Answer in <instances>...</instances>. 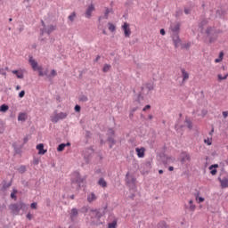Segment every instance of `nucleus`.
<instances>
[{
  "label": "nucleus",
  "mask_w": 228,
  "mask_h": 228,
  "mask_svg": "<svg viewBox=\"0 0 228 228\" xmlns=\"http://www.w3.org/2000/svg\"><path fill=\"white\" fill-rule=\"evenodd\" d=\"M106 209H108V205H106L102 208L91 209L89 211L91 225H95L96 227H99V225H102V224H104V222L101 221V218H102V216L106 215Z\"/></svg>",
  "instance_id": "1"
},
{
  "label": "nucleus",
  "mask_w": 228,
  "mask_h": 228,
  "mask_svg": "<svg viewBox=\"0 0 228 228\" xmlns=\"http://www.w3.org/2000/svg\"><path fill=\"white\" fill-rule=\"evenodd\" d=\"M170 30L172 31L171 38L174 42V45L175 49H177L179 47V44H181V37H179V32L181 31V23H171Z\"/></svg>",
  "instance_id": "2"
},
{
  "label": "nucleus",
  "mask_w": 228,
  "mask_h": 228,
  "mask_svg": "<svg viewBox=\"0 0 228 228\" xmlns=\"http://www.w3.org/2000/svg\"><path fill=\"white\" fill-rule=\"evenodd\" d=\"M9 209L12 211V213L17 216L19 213H20V210L28 211V205L23 201H19L17 203L9 205Z\"/></svg>",
  "instance_id": "3"
},
{
  "label": "nucleus",
  "mask_w": 228,
  "mask_h": 228,
  "mask_svg": "<svg viewBox=\"0 0 228 228\" xmlns=\"http://www.w3.org/2000/svg\"><path fill=\"white\" fill-rule=\"evenodd\" d=\"M107 143L109 144V149H113V146L117 144V135L113 128H108L107 133Z\"/></svg>",
  "instance_id": "4"
},
{
  "label": "nucleus",
  "mask_w": 228,
  "mask_h": 228,
  "mask_svg": "<svg viewBox=\"0 0 228 228\" xmlns=\"http://www.w3.org/2000/svg\"><path fill=\"white\" fill-rule=\"evenodd\" d=\"M205 33L208 38L209 44H213L218 40V35L215 30V27H208Z\"/></svg>",
  "instance_id": "5"
},
{
  "label": "nucleus",
  "mask_w": 228,
  "mask_h": 228,
  "mask_svg": "<svg viewBox=\"0 0 228 228\" xmlns=\"http://www.w3.org/2000/svg\"><path fill=\"white\" fill-rule=\"evenodd\" d=\"M83 183H85V178L81 177L79 173L77 174L76 177L71 180V184H77V188H81Z\"/></svg>",
  "instance_id": "6"
},
{
  "label": "nucleus",
  "mask_w": 228,
  "mask_h": 228,
  "mask_svg": "<svg viewBox=\"0 0 228 228\" xmlns=\"http://www.w3.org/2000/svg\"><path fill=\"white\" fill-rule=\"evenodd\" d=\"M56 30V26L54 25H48L46 28H40L41 31V37H44V33H46V35H51L53 31Z\"/></svg>",
  "instance_id": "7"
},
{
  "label": "nucleus",
  "mask_w": 228,
  "mask_h": 228,
  "mask_svg": "<svg viewBox=\"0 0 228 228\" xmlns=\"http://www.w3.org/2000/svg\"><path fill=\"white\" fill-rule=\"evenodd\" d=\"M122 29L124 31L125 38H129V37H131V28H129V23L125 22L122 25Z\"/></svg>",
  "instance_id": "8"
},
{
  "label": "nucleus",
  "mask_w": 228,
  "mask_h": 228,
  "mask_svg": "<svg viewBox=\"0 0 228 228\" xmlns=\"http://www.w3.org/2000/svg\"><path fill=\"white\" fill-rule=\"evenodd\" d=\"M77 216H79V210L76 208H72L69 213V219L71 222H76V220H77Z\"/></svg>",
  "instance_id": "9"
},
{
  "label": "nucleus",
  "mask_w": 228,
  "mask_h": 228,
  "mask_svg": "<svg viewBox=\"0 0 228 228\" xmlns=\"http://www.w3.org/2000/svg\"><path fill=\"white\" fill-rule=\"evenodd\" d=\"M28 63L29 65L32 67L33 70H37L38 69V62H37V61H35V59H33V56H29L28 59Z\"/></svg>",
  "instance_id": "10"
},
{
  "label": "nucleus",
  "mask_w": 228,
  "mask_h": 228,
  "mask_svg": "<svg viewBox=\"0 0 228 228\" xmlns=\"http://www.w3.org/2000/svg\"><path fill=\"white\" fill-rule=\"evenodd\" d=\"M95 11V6L93 4H91L88 7H87V9H86V17L87 18V19H90L91 17H92V12H94Z\"/></svg>",
  "instance_id": "11"
},
{
  "label": "nucleus",
  "mask_w": 228,
  "mask_h": 228,
  "mask_svg": "<svg viewBox=\"0 0 228 228\" xmlns=\"http://www.w3.org/2000/svg\"><path fill=\"white\" fill-rule=\"evenodd\" d=\"M217 180L219 181L221 184V188L225 189L228 188V178L224 177L223 179L221 177H218Z\"/></svg>",
  "instance_id": "12"
},
{
  "label": "nucleus",
  "mask_w": 228,
  "mask_h": 228,
  "mask_svg": "<svg viewBox=\"0 0 228 228\" xmlns=\"http://www.w3.org/2000/svg\"><path fill=\"white\" fill-rule=\"evenodd\" d=\"M225 15H227V12L224 9H218L216 12V17H218L219 19H225Z\"/></svg>",
  "instance_id": "13"
},
{
  "label": "nucleus",
  "mask_w": 228,
  "mask_h": 228,
  "mask_svg": "<svg viewBox=\"0 0 228 228\" xmlns=\"http://www.w3.org/2000/svg\"><path fill=\"white\" fill-rule=\"evenodd\" d=\"M182 154H183V157L181 159L182 163H186V161L191 160V157L186 151H183Z\"/></svg>",
  "instance_id": "14"
},
{
  "label": "nucleus",
  "mask_w": 228,
  "mask_h": 228,
  "mask_svg": "<svg viewBox=\"0 0 228 228\" xmlns=\"http://www.w3.org/2000/svg\"><path fill=\"white\" fill-rule=\"evenodd\" d=\"M135 151L137 153L138 158H145V148H136Z\"/></svg>",
  "instance_id": "15"
},
{
  "label": "nucleus",
  "mask_w": 228,
  "mask_h": 228,
  "mask_svg": "<svg viewBox=\"0 0 228 228\" xmlns=\"http://www.w3.org/2000/svg\"><path fill=\"white\" fill-rule=\"evenodd\" d=\"M36 149L38 151V154H41L42 156L47 152V150L44 149V143L37 144Z\"/></svg>",
  "instance_id": "16"
},
{
  "label": "nucleus",
  "mask_w": 228,
  "mask_h": 228,
  "mask_svg": "<svg viewBox=\"0 0 228 228\" xmlns=\"http://www.w3.org/2000/svg\"><path fill=\"white\" fill-rule=\"evenodd\" d=\"M2 190L3 191H6V190H8V188H10L12 186V181H10L9 183H7L5 180H4L2 182Z\"/></svg>",
  "instance_id": "17"
},
{
  "label": "nucleus",
  "mask_w": 228,
  "mask_h": 228,
  "mask_svg": "<svg viewBox=\"0 0 228 228\" xmlns=\"http://www.w3.org/2000/svg\"><path fill=\"white\" fill-rule=\"evenodd\" d=\"M18 120L19 122H26V120H28V116L26 113L21 112L18 115Z\"/></svg>",
  "instance_id": "18"
},
{
  "label": "nucleus",
  "mask_w": 228,
  "mask_h": 228,
  "mask_svg": "<svg viewBox=\"0 0 228 228\" xmlns=\"http://www.w3.org/2000/svg\"><path fill=\"white\" fill-rule=\"evenodd\" d=\"M181 72H182L183 81H186L190 79V74L186 71V69H182Z\"/></svg>",
  "instance_id": "19"
},
{
  "label": "nucleus",
  "mask_w": 228,
  "mask_h": 228,
  "mask_svg": "<svg viewBox=\"0 0 228 228\" xmlns=\"http://www.w3.org/2000/svg\"><path fill=\"white\" fill-rule=\"evenodd\" d=\"M98 185L102 186V188H108V182L102 177L98 180Z\"/></svg>",
  "instance_id": "20"
},
{
  "label": "nucleus",
  "mask_w": 228,
  "mask_h": 228,
  "mask_svg": "<svg viewBox=\"0 0 228 228\" xmlns=\"http://www.w3.org/2000/svg\"><path fill=\"white\" fill-rule=\"evenodd\" d=\"M12 147H13V149H14V152H15V154H22V146H17V144L16 143H13L12 144Z\"/></svg>",
  "instance_id": "21"
},
{
  "label": "nucleus",
  "mask_w": 228,
  "mask_h": 228,
  "mask_svg": "<svg viewBox=\"0 0 228 228\" xmlns=\"http://www.w3.org/2000/svg\"><path fill=\"white\" fill-rule=\"evenodd\" d=\"M179 45H181V49H185L186 51H190V48L191 47V43H180Z\"/></svg>",
  "instance_id": "22"
},
{
  "label": "nucleus",
  "mask_w": 228,
  "mask_h": 228,
  "mask_svg": "<svg viewBox=\"0 0 228 228\" xmlns=\"http://www.w3.org/2000/svg\"><path fill=\"white\" fill-rule=\"evenodd\" d=\"M94 200H97V196L92 192L87 196V202H94Z\"/></svg>",
  "instance_id": "23"
},
{
  "label": "nucleus",
  "mask_w": 228,
  "mask_h": 228,
  "mask_svg": "<svg viewBox=\"0 0 228 228\" xmlns=\"http://www.w3.org/2000/svg\"><path fill=\"white\" fill-rule=\"evenodd\" d=\"M12 74H14L18 77V79H24V73L20 72L17 69L12 70Z\"/></svg>",
  "instance_id": "24"
},
{
  "label": "nucleus",
  "mask_w": 228,
  "mask_h": 228,
  "mask_svg": "<svg viewBox=\"0 0 228 228\" xmlns=\"http://www.w3.org/2000/svg\"><path fill=\"white\" fill-rule=\"evenodd\" d=\"M60 120H64V118H67V117H69V113L67 112H60L57 114Z\"/></svg>",
  "instance_id": "25"
},
{
  "label": "nucleus",
  "mask_w": 228,
  "mask_h": 228,
  "mask_svg": "<svg viewBox=\"0 0 228 228\" xmlns=\"http://www.w3.org/2000/svg\"><path fill=\"white\" fill-rule=\"evenodd\" d=\"M8 110H10V107L8 105H6V104H2L0 106V111L2 113H6V111H8Z\"/></svg>",
  "instance_id": "26"
},
{
  "label": "nucleus",
  "mask_w": 228,
  "mask_h": 228,
  "mask_svg": "<svg viewBox=\"0 0 228 228\" xmlns=\"http://www.w3.org/2000/svg\"><path fill=\"white\" fill-rule=\"evenodd\" d=\"M108 26H109V30H110L111 33H114V31H117V27L113 23L109 22Z\"/></svg>",
  "instance_id": "27"
},
{
  "label": "nucleus",
  "mask_w": 228,
  "mask_h": 228,
  "mask_svg": "<svg viewBox=\"0 0 228 228\" xmlns=\"http://www.w3.org/2000/svg\"><path fill=\"white\" fill-rule=\"evenodd\" d=\"M16 193H19V191L17 189H13L11 193V199L13 200H17V195H15Z\"/></svg>",
  "instance_id": "28"
},
{
  "label": "nucleus",
  "mask_w": 228,
  "mask_h": 228,
  "mask_svg": "<svg viewBox=\"0 0 228 228\" xmlns=\"http://www.w3.org/2000/svg\"><path fill=\"white\" fill-rule=\"evenodd\" d=\"M158 228H168V225L167 224V222L165 221H160L158 224Z\"/></svg>",
  "instance_id": "29"
},
{
  "label": "nucleus",
  "mask_w": 228,
  "mask_h": 228,
  "mask_svg": "<svg viewBox=\"0 0 228 228\" xmlns=\"http://www.w3.org/2000/svg\"><path fill=\"white\" fill-rule=\"evenodd\" d=\"M65 151V143H61L57 147V151L58 152H63Z\"/></svg>",
  "instance_id": "30"
},
{
  "label": "nucleus",
  "mask_w": 228,
  "mask_h": 228,
  "mask_svg": "<svg viewBox=\"0 0 228 228\" xmlns=\"http://www.w3.org/2000/svg\"><path fill=\"white\" fill-rule=\"evenodd\" d=\"M79 101L80 102H87L88 101V96L85 95V94H82L79 96Z\"/></svg>",
  "instance_id": "31"
},
{
  "label": "nucleus",
  "mask_w": 228,
  "mask_h": 228,
  "mask_svg": "<svg viewBox=\"0 0 228 228\" xmlns=\"http://www.w3.org/2000/svg\"><path fill=\"white\" fill-rule=\"evenodd\" d=\"M195 205L193 204V200H191L190 201H189V209H190V211H193L194 209H195Z\"/></svg>",
  "instance_id": "32"
},
{
  "label": "nucleus",
  "mask_w": 228,
  "mask_h": 228,
  "mask_svg": "<svg viewBox=\"0 0 228 228\" xmlns=\"http://www.w3.org/2000/svg\"><path fill=\"white\" fill-rule=\"evenodd\" d=\"M18 172H19V174H26V166H20L18 168Z\"/></svg>",
  "instance_id": "33"
},
{
  "label": "nucleus",
  "mask_w": 228,
  "mask_h": 228,
  "mask_svg": "<svg viewBox=\"0 0 228 228\" xmlns=\"http://www.w3.org/2000/svg\"><path fill=\"white\" fill-rule=\"evenodd\" d=\"M146 88L151 92V90H154V83H147Z\"/></svg>",
  "instance_id": "34"
},
{
  "label": "nucleus",
  "mask_w": 228,
  "mask_h": 228,
  "mask_svg": "<svg viewBox=\"0 0 228 228\" xmlns=\"http://www.w3.org/2000/svg\"><path fill=\"white\" fill-rule=\"evenodd\" d=\"M110 69H111V65H110V64H105V65L103 66L102 71H103V72H110Z\"/></svg>",
  "instance_id": "35"
},
{
  "label": "nucleus",
  "mask_w": 228,
  "mask_h": 228,
  "mask_svg": "<svg viewBox=\"0 0 228 228\" xmlns=\"http://www.w3.org/2000/svg\"><path fill=\"white\" fill-rule=\"evenodd\" d=\"M69 20H70V22H74V19H76V12H73L69 17H68Z\"/></svg>",
  "instance_id": "36"
},
{
  "label": "nucleus",
  "mask_w": 228,
  "mask_h": 228,
  "mask_svg": "<svg viewBox=\"0 0 228 228\" xmlns=\"http://www.w3.org/2000/svg\"><path fill=\"white\" fill-rule=\"evenodd\" d=\"M52 121L54 123V124H58V122H60V117L58 116V114H55L52 119Z\"/></svg>",
  "instance_id": "37"
},
{
  "label": "nucleus",
  "mask_w": 228,
  "mask_h": 228,
  "mask_svg": "<svg viewBox=\"0 0 228 228\" xmlns=\"http://www.w3.org/2000/svg\"><path fill=\"white\" fill-rule=\"evenodd\" d=\"M185 122L187 124L188 129H192L193 128V124L191 123V120L190 119H185Z\"/></svg>",
  "instance_id": "38"
},
{
  "label": "nucleus",
  "mask_w": 228,
  "mask_h": 228,
  "mask_svg": "<svg viewBox=\"0 0 228 228\" xmlns=\"http://www.w3.org/2000/svg\"><path fill=\"white\" fill-rule=\"evenodd\" d=\"M30 183H31V182H28L26 180L21 181V184L24 186V188H29Z\"/></svg>",
  "instance_id": "39"
},
{
  "label": "nucleus",
  "mask_w": 228,
  "mask_h": 228,
  "mask_svg": "<svg viewBox=\"0 0 228 228\" xmlns=\"http://www.w3.org/2000/svg\"><path fill=\"white\" fill-rule=\"evenodd\" d=\"M109 228H117V220L112 221L111 223H109Z\"/></svg>",
  "instance_id": "40"
},
{
  "label": "nucleus",
  "mask_w": 228,
  "mask_h": 228,
  "mask_svg": "<svg viewBox=\"0 0 228 228\" xmlns=\"http://www.w3.org/2000/svg\"><path fill=\"white\" fill-rule=\"evenodd\" d=\"M228 74L224 75V77L220 74L217 75L218 77V81H224L225 79H227Z\"/></svg>",
  "instance_id": "41"
},
{
  "label": "nucleus",
  "mask_w": 228,
  "mask_h": 228,
  "mask_svg": "<svg viewBox=\"0 0 228 228\" xmlns=\"http://www.w3.org/2000/svg\"><path fill=\"white\" fill-rule=\"evenodd\" d=\"M184 13L185 15H190L191 13V10L188 7H184Z\"/></svg>",
  "instance_id": "42"
},
{
  "label": "nucleus",
  "mask_w": 228,
  "mask_h": 228,
  "mask_svg": "<svg viewBox=\"0 0 228 228\" xmlns=\"http://www.w3.org/2000/svg\"><path fill=\"white\" fill-rule=\"evenodd\" d=\"M37 70H38V76L44 77V71H42V66H39Z\"/></svg>",
  "instance_id": "43"
},
{
  "label": "nucleus",
  "mask_w": 228,
  "mask_h": 228,
  "mask_svg": "<svg viewBox=\"0 0 228 228\" xmlns=\"http://www.w3.org/2000/svg\"><path fill=\"white\" fill-rule=\"evenodd\" d=\"M86 138L88 140V138H92V132L86 130Z\"/></svg>",
  "instance_id": "44"
},
{
  "label": "nucleus",
  "mask_w": 228,
  "mask_h": 228,
  "mask_svg": "<svg viewBox=\"0 0 228 228\" xmlns=\"http://www.w3.org/2000/svg\"><path fill=\"white\" fill-rule=\"evenodd\" d=\"M0 74L1 76H4V77H6V69H4V68L0 69Z\"/></svg>",
  "instance_id": "45"
},
{
  "label": "nucleus",
  "mask_w": 228,
  "mask_h": 228,
  "mask_svg": "<svg viewBox=\"0 0 228 228\" xmlns=\"http://www.w3.org/2000/svg\"><path fill=\"white\" fill-rule=\"evenodd\" d=\"M110 9L106 8L105 12H104V18L105 19H108V17L110 15Z\"/></svg>",
  "instance_id": "46"
},
{
  "label": "nucleus",
  "mask_w": 228,
  "mask_h": 228,
  "mask_svg": "<svg viewBox=\"0 0 228 228\" xmlns=\"http://www.w3.org/2000/svg\"><path fill=\"white\" fill-rule=\"evenodd\" d=\"M26 95V91L22 90L19 93L20 99H22Z\"/></svg>",
  "instance_id": "47"
},
{
  "label": "nucleus",
  "mask_w": 228,
  "mask_h": 228,
  "mask_svg": "<svg viewBox=\"0 0 228 228\" xmlns=\"http://www.w3.org/2000/svg\"><path fill=\"white\" fill-rule=\"evenodd\" d=\"M76 113H79L81 111V106L80 105H76L74 108Z\"/></svg>",
  "instance_id": "48"
},
{
  "label": "nucleus",
  "mask_w": 228,
  "mask_h": 228,
  "mask_svg": "<svg viewBox=\"0 0 228 228\" xmlns=\"http://www.w3.org/2000/svg\"><path fill=\"white\" fill-rule=\"evenodd\" d=\"M28 142H29V135H26L24 138H23V145L28 143Z\"/></svg>",
  "instance_id": "49"
},
{
  "label": "nucleus",
  "mask_w": 228,
  "mask_h": 228,
  "mask_svg": "<svg viewBox=\"0 0 228 228\" xmlns=\"http://www.w3.org/2000/svg\"><path fill=\"white\" fill-rule=\"evenodd\" d=\"M213 168H214V169L218 168V164L211 165V166L208 167V170H213Z\"/></svg>",
  "instance_id": "50"
},
{
  "label": "nucleus",
  "mask_w": 228,
  "mask_h": 228,
  "mask_svg": "<svg viewBox=\"0 0 228 228\" xmlns=\"http://www.w3.org/2000/svg\"><path fill=\"white\" fill-rule=\"evenodd\" d=\"M5 208H6V205L5 204H0V212L1 213H3Z\"/></svg>",
  "instance_id": "51"
},
{
  "label": "nucleus",
  "mask_w": 228,
  "mask_h": 228,
  "mask_svg": "<svg viewBox=\"0 0 228 228\" xmlns=\"http://www.w3.org/2000/svg\"><path fill=\"white\" fill-rule=\"evenodd\" d=\"M217 172H218V170H216V169H215V168L210 169V174H211V175H216Z\"/></svg>",
  "instance_id": "52"
},
{
  "label": "nucleus",
  "mask_w": 228,
  "mask_h": 228,
  "mask_svg": "<svg viewBox=\"0 0 228 228\" xmlns=\"http://www.w3.org/2000/svg\"><path fill=\"white\" fill-rule=\"evenodd\" d=\"M215 30H216V35H220V34L224 33V30H222L220 28H216V27H215Z\"/></svg>",
  "instance_id": "53"
},
{
  "label": "nucleus",
  "mask_w": 228,
  "mask_h": 228,
  "mask_svg": "<svg viewBox=\"0 0 228 228\" xmlns=\"http://www.w3.org/2000/svg\"><path fill=\"white\" fill-rule=\"evenodd\" d=\"M204 143H207L208 145H212L213 142L209 141V138H208V139H204Z\"/></svg>",
  "instance_id": "54"
},
{
  "label": "nucleus",
  "mask_w": 228,
  "mask_h": 228,
  "mask_svg": "<svg viewBox=\"0 0 228 228\" xmlns=\"http://www.w3.org/2000/svg\"><path fill=\"white\" fill-rule=\"evenodd\" d=\"M58 75V73L54 70V69H53L52 71H51V74H49V76H51V77H54V76H57Z\"/></svg>",
  "instance_id": "55"
},
{
  "label": "nucleus",
  "mask_w": 228,
  "mask_h": 228,
  "mask_svg": "<svg viewBox=\"0 0 228 228\" xmlns=\"http://www.w3.org/2000/svg\"><path fill=\"white\" fill-rule=\"evenodd\" d=\"M26 216L28 220H33V215L31 213H28Z\"/></svg>",
  "instance_id": "56"
},
{
  "label": "nucleus",
  "mask_w": 228,
  "mask_h": 228,
  "mask_svg": "<svg viewBox=\"0 0 228 228\" xmlns=\"http://www.w3.org/2000/svg\"><path fill=\"white\" fill-rule=\"evenodd\" d=\"M30 208H31L32 209H37V202L31 203V204H30Z\"/></svg>",
  "instance_id": "57"
},
{
  "label": "nucleus",
  "mask_w": 228,
  "mask_h": 228,
  "mask_svg": "<svg viewBox=\"0 0 228 228\" xmlns=\"http://www.w3.org/2000/svg\"><path fill=\"white\" fill-rule=\"evenodd\" d=\"M44 76H46L48 79H51V75H48V70L46 69L45 72H43Z\"/></svg>",
  "instance_id": "58"
},
{
  "label": "nucleus",
  "mask_w": 228,
  "mask_h": 228,
  "mask_svg": "<svg viewBox=\"0 0 228 228\" xmlns=\"http://www.w3.org/2000/svg\"><path fill=\"white\" fill-rule=\"evenodd\" d=\"M223 117H224V118H228V111H223Z\"/></svg>",
  "instance_id": "59"
},
{
  "label": "nucleus",
  "mask_w": 228,
  "mask_h": 228,
  "mask_svg": "<svg viewBox=\"0 0 228 228\" xmlns=\"http://www.w3.org/2000/svg\"><path fill=\"white\" fill-rule=\"evenodd\" d=\"M147 110H151V105H146V106L142 109V111H147Z\"/></svg>",
  "instance_id": "60"
},
{
  "label": "nucleus",
  "mask_w": 228,
  "mask_h": 228,
  "mask_svg": "<svg viewBox=\"0 0 228 228\" xmlns=\"http://www.w3.org/2000/svg\"><path fill=\"white\" fill-rule=\"evenodd\" d=\"M18 31H20V33H22V31H24V25H21L19 28Z\"/></svg>",
  "instance_id": "61"
},
{
  "label": "nucleus",
  "mask_w": 228,
  "mask_h": 228,
  "mask_svg": "<svg viewBox=\"0 0 228 228\" xmlns=\"http://www.w3.org/2000/svg\"><path fill=\"white\" fill-rule=\"evenodd\" d=\"M160 35H162V36L167 35V32L165 31V28L160 29Z\"/></svg>",
  "instance_id": "62"
},
{
  "label": "nucleus",
  "mask_w": 228,
  "mask_h": 228,
  "mask_svg": "<svg viewBox=\"0 0 228 228\" xmlns=\"http://www.w3.org/2000/svg\"><path fill=\"white\" fill-rule=\"evenodd\" d=\"M219 59L224 60V52H220L219 53Z\"/></svg>",
  "instance_id": "63"
},
{
  "label": "nucleus",
  "mask_w": 228,
  "mask_h": 228,
  "mask_svg": "<svg viewBox=\"0 0 228 228\" xmlns=\"http://www.w3.org/2000/svg\"><path fill=\"white\" fill-rule=\"evenodd\" d=\"M33 163L34 165H38L39 161L37 159H34Z\"/></svg>",
  "instance_id": "64"
}]
</instances>
